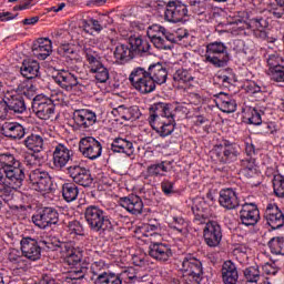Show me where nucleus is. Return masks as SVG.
Instances as JSON below:
<instances>
[{
  "instance_id": "0eeeda50",
  "label": "nucleus",
  "mask_w": 284,
  "mask_h": 284,
  "mask_svg": "<svg viewBox=\"0 0 284 284\" xmlns=\"http://www.w3.org/2000/svg\"><path fill=\"white\" fill-rule=\"evenodd\" d=\"M54 98H48L47 95L39 94L33 98L32 111L36 113L38 119L48 121L54 116Z\"/></svg>"
},
{
  "instance_id": "1a4fd4ad",
  "label": "nucleus",
  "mask_w": 284,
  "mask_h": 284,
  "mask_svg": "<svg viewBox=\"0 0 284 284\" xmlns=\"http://www.w3.org/2000/svg\"><path fill=\"white\" fill-rule=\"evenodd\" d=\"M201 224H204V243H206L209 247H219V245H221V241H223V230L221 229V224L216 221L207 220L201 222Z\"/></svg>"
},
{
  "instance_id": "a878e982",
  "label": "nucleus",
  "mask_w": 284,
  "mask_h": 284,
  "mask_svg": "<svg viewBox=\"0 0 284 284\" xmlns=\"http://www.w3.org/2000/svg\"><path fill=\"white\" fill-rule=\"evenodd\" d=\"M146 72L155 85H163L168 81V68L161 62L151 64Z\"/></svg>"
},
{
  "instance_id": "393cba45",
  "label": "nucleus",
  "mask_w": 284,
  "mask_h": 284,
  "mask_svg": "<svg viewBox=\"0 0 284 284\" xmlns=\"http://www.w3.org/2000/svg\"><path fill=\"white\" fill-rule=\"evenodd\" d=\"M3 136L13 141L21 140L26 136V129L19 122H4L1 126Z\"/></svg>"
},
{
  "instance_id": "09e8293b",
  "label": "nucleus",
  "mask_w": 284,
  "mask_h": 284,
  "mask_svg": "<svg viewBox=\"0 0 284 284\" xmlns=\"http://www.w3.org/2000/svg\"><path fill=\"white\" fill-rule=\"evenodd\" d=\"M250 30L254 32H260L261 37H265V28L267 27V21L263 18H253L248 21Z\"/></svg>"
},
{
  "instance_id": "79ce46f5",
  "label": "nucleus",
  "mask_w": 284,
  "mask_h": 284,
  "mask_svg": "<svg viewBox=\"0 0 284 284\" xmlns=\"http://www.w3.org/2000/svg\"><path fill=\"white\" fill-rule=\"evenodd\" d=\"M114 58L116 61H130L134 59V52L126 44H119L114 50Z\"/></svg>"
},
{
  "instance_id": "0e129e2a",
  "label": "nucleus",
  "mask_w": 284,
  "mask_h": 284,
  "mask_svg": "<svg viewBox=\"0 0 284 284\" xmlns=\"http://www.w3.org/2000/svg\"><path fill=\"white\" fill-rule=\"evenodd\" d=\"M151 43H153L158 50H170V43H168V40H165V36L153 38Z\"/></svg>"
},
{
  "instance_id": "de8ad7c7",
  "label": "nucleus",
  "mask_w": 284,
  "mask_h": 284,
  "mask_svg": "<svg viewBox=\"0 0 284 284\" xmlns=\"http://www.w3.org/2000/svg\"><path fill=\"white\" fill-rule=\"evenodd\" d=\"M203 205H205V202L201 199L194 200L192 205V212L195 216V221H199L200 223H202L203 221H206L204 217L205 207H203Z\"/></svg>"
},
{
  "instance_id": "6ab92c4d",
  "label": "nucleus",
  "mask_w": 284,
  "mask_h": 284,
  "mask_svg": "<svg viewBox=\"0 0 284 284\" xmlns=\"http://www.w3.org/2000/svg\"><path fill=\"white\" fill-rule=\"evenodd\" d=\"M73 121L80 130H90L97 123V113L88 109H79L73 112Z\"/></svg>"
},
{
  "instance_id": "a18cd8bd",
  "label": "nucleus",
  "mask_w": 284,
  "mask_h": 284,
  "mask_svg": "<svg viewBox=\"0 0 284 284\" xmlns=\"http://www.w3.org/2000/svg\"><path fill=\"white\" fill-rule=\"evenodd\" d=\"M95 284H122L119 273L106 272L95 278Z\"/></svg>"
},
{
  "instance_id": "3c124183",
  "label": "nucleus",
  "mask_w": 284,
  "mask_h": 284,
  "mask_svg": "<svg viewBox=\"0 0 284 284\" xmlns=\"http://www.w3.org/2000/svg\"><path fill=\"white\" fill-rule=\"evenodd\" d=\"M173 80L175 83H190V81L194 80V77L186 69H178L173 75Z\"/></svg>"
},
{
  "instance_id": "ddd939ff",
  "label": "nucleus",
  "mask_w": 284,
  "mask_h": 284,
  "mask_svg": "<svg viewBox=\"0 0 284 284\" xmlns=\"http://www.w3.org/2000/svg\"><path fill=\"white\" fill-rule=\"evenodd\" d=\"M32 223L40 227V230H45L50 225H57L59 223V212L53 207H45L39 214L32 216Z\"/></svg>"
},
{
  "instance_id": "4be33fe9",
  "label": "nucleus",
  "mask_w": 284,
  "mask_h": 284,
  "mask_svg": "<svg viewBox=\"0 0 284 284\" xmlns=\"http://www.w3.org/2000/svg\"><path fill=\"white\" fill-rule=\"evenodd\" d=\"M33 55L40 61H45L52 54V40L49 38H40L32 44Z\"/></svg>"
},
{
  "instance_id": "603ef678",
  "label": "nucleus",
  "mask_w": 284,
  "mask_h": 284,
  "mask_svg": "<svg viewBox=\"0 0 284 284\" xmlns=\"http://www.w3.org/2000/svg\"><path fill=\"white\" fill-rule=\"evenodd\" d=\"M12 201V190L4 182H0V211L3 209V203Z\"/></svg>"
},
{
  "instance_id": "e2e57ef3",
  "label": "nucleus",
  "mask_w": 284,
  "mask_h": 284,
  "mask_svg": "<svg viewBox=\"0 0 284 284\" xmlns=\"http://www.w3.org/2000/svg\"><path fill=\"white\" fill-rule=\"evenodd\" d=\"M83 258V254L79 251H73L71 254L68 255V257H64L65 263L68 265H79Z\"/></svg>"
},
{
  "instance_id": "7c9ffc66",
  "label": "nucleus",
  "mask_w": 284,
  "mask_h": 284,
  "mask_svg": "<svg viewBox=\"0 0 284 284\" xmlns=\"http://www.w3.org/2000/svg\"><path fill=\"white\" fill-rule=\"evenodd\" d=\"M112 152L119 154H126V156H132L134 154V144L126 139L115 138L111 144Z\"/></svg>"
},
{
  "instance_id": "f03ea898",
  "label": "nucleus",
  "mask_w": 284,
  "mask_h": 284,
  "mask_svg": "<svg viewBox=\"0 0 284 284\" xmlns=\"http://www.w3.org/2000/svg\"><path fill=\"white\" fill-rule=\"evenodd\" d=\"M84 219L92 232H105L112 230V222L108 213L98 205H89L84 210Z\"/></svg>"
},
{
  "instance_id": "58836bf2",
  "label": "nucleus",
  "mask_w": 284,
  "mask_h": 284,
  "mask_svg": "<svg viewBox=\"0 0 284 284\" xmlns=\"http://www.w3.org/2000/svg\"><path fill=\"white\" fill-rule=\"evenodd\" d=\"M62 196L67 203H72V201H77L79 196V187L77 184L72 182L64 183L62 185Z\"/></svg>"
},
{
  "instance_id": "dca6fc26",
  "label": "nucleus",
  "mask_w": 284,
  "mask_h": 284,
  "mask_svg": "<svg viewBox=\"0 0 284 284\" xmlns=\"http://www.w3.org/2000/svg\"><path fill=\"white\" fill-rule=\"evenodd\" d=\"M69 176L78 184L82 185V187H90L92 185V174L90 170L85 169V166L81 165H71L68 169Z\"/></svg>"
},
{
  "instance_id": "774afa93",
  "label": "nucleus",
  "mask_w": 284,
  "mask_h": 284,
  "mask_svg": "<svg viewBox=\"0 0 284 284\" xmlns=\"http://www.w3.org/2000/svg\"><path fill=\"white\" fill-rule=\"evenodd\" d=\"M161 190L165 196H170L171 194H174V182L170 180H164L161 182Z\"/></svg>"
},
{
  "instance_id": "20e7f679",
  "label": "nucleus",
  "mask_w": 284,
  "mask_h": 284,
  "mask_svg": "<svg viewBox=\"0 0 284 284\" xmlns=\"http://www.w3.org/2000/svg\"><path fill=\"white\" fill-rule=\"evenodd\" d=\"M204 59L206 63H211L214 68H225L230 61L227 47L223 42H210L206 44Z\"/></svg>"
},
{
  "instance_id": "c9c22d12",
  "label": "nucleus",
  "mask_w": 284,
  "mask_h": 284,
  "mask_svg": "<svg viewBox=\"0 0 284 284\" xmlns=\"http://www.w3.org/2000/svg\"><path fill=\"white\" fill-rule=\"evenodd\" d=\"M82 54L88 63L89 70H92L93 68L103 63L101 61V55L91 47H84Z\"/></svg>"
},
{
  "instance_id": "bb28decb",
  "label": "nucleus",
  "mask_w": 284,
  "mask_h": 284,
  "mask_svg": "<svg viewBox=\"0 0 284 284\" xmlns=\"http://www.w3.org/2000/svg\"><path fill=\"white\" fill-rule=\"evenodd\" d=\"M222 281L224 284H236L239 283V268L232 261H225L222 265Z\"/></svg>"
},
{
  "instance_id": "49530a36",
  "label": "nucleus",
  "mask_w": 284,
  "mask_h": 284,
  "mask_svg": "<svg viewBox=\"0 0 284 284\" xmlns=\"http://www.w3.org/2000/svg\"><path fill=\"white\" fill-rule=\"evenodd\" d=\"M243 274L247 283H258L261 281V270L256 265L244 268Z\"/></svg>"
},
{
  "instance_id": "bf43d9fd",
  "label": "nucleus",
  "mask_w": 284,
  "mask_h": 284,
  "mask_svg": "<svg viewBox=\"0 0 284 284\" xmlns=\"http://www.w3.org/2000/svg\"><path fill=\"white\" fill-rule=\"evenodd\" d=\"M267 67H268V73L273 70H276V68H281V63H283V58L276 53L268 55L266 60Z\"/></svg>"
},
{
  "instance_id": "2eb2a0df",
  "label": "nucleus",
  "mask_w": 284,
  "mask_h": 284,
  "mask_svg": "<svg viewBox=\"0 0 284 284\" xmlns=\"http://www.w3.org/2000/svg\"><path fill=\"white\" fill-rule=\"evenodd\" d=\"M187 16V6L178 3L174 0L168 1V8L164 11V19L169 23H180Z\"/></svg>"
},
{
  "instance_id": "423d86ee",
  "label": "nucleus",
  "mask_w": 284,
  "mask_h": 284,
  "mask_svg": "<svg viewBox=\"0 0 284 284\" xmlns=\"http://www.w3.org/2000/svg\"><path fill=\"white\" fill-rule=\"evenodd\" d=\"M8 110L16 114L26 112V100L17 91H7L2 101H0V119L8 116Z\"/></svg>"
},
{
  "instance_id": "a211bd4d",
  "label": "nucleus",
  "mask_w": 284,
  "mask_h": 284,
  "mask_svg": "<svg viewBox=\"0 0 284 284\" xmlns=\"http://www.w3.org/2000/svg\"><path fill=\"white\" fill-rule=\"evenodd\" d=\"M149 256L155 261H159V263H168V261H170V258L173 256L172 247L166 243H151L149 246Z\"/></svg>"
},
{
  "instance_id": "39448f33",
  "label": "nucleus",
  "mask_w": 284,
  "mask_h": 284,
  "mask_svg": "<svg viewBox=\"0 0 284 284\" xmlns=\"http://www.w3.org/2000/svg\"><path fill=\"white\" fill-rule=\"evenodd\" d=\"M131 85L141 94H150L156 90L154 81L151 79L150 73L144 68L138 67L132 70L129 75Z\"/></svg>"
},
{
  "instance_id": "ea45409f",
  "label": "nucleus",
  "mask_w": 284,
  "mask_h": 284,
  "mask_svg": "<svg viewBox=\"0 0 284 284\" xmlns=\"http://www.w3.org/2000/svg\"><path fill=\"white\" fill-rule=\"evenodd\" d=\"M169 225L171 230H175L176 232H179V234H182V236H185V234L190 232V230L187 229L190 227V224L182 216L172 217Z\"/></svg>"
},
{
  "instance_id": "052dcab7",
  "label": "nucleus",
  "mask_w": 284,
  "mask_h": 284,
  "mask_svg": "<svg viewBox=\"0 0 284 284\" xmlns=\"http://www.w3.org/2000/svg\"><path fill=\"white\" fill-rule=\"evenodd\" d=\"M268 77L271 81H275V83H284V65L273 69V71L268 72Z\"/></svg>"
},
{
  "instance_id": "4c0bfd02",
  "label": "nucleus",
  "mask_w": 284,
  "mask_h": 284,
  "mask_svg": "<svg viewBox=\"0 0 284 284\" xmlns=\"http://www.w3.org/2000/svg\"><path fill=\"white\" fill-rule=\"evenodd\" d=\"M24 146L31 152H41L43 150V138L39 134H30L24 139Z\"/></svg>"
},
{
  "instance_id": "f8f14e48",
  "label": "nucleus",
  "mask_w": 284,
  "mask_h": 284,
  "mask_svg": "<svg viewBox=\"0 0 284 284\" xmlns=\"http://www.w3.org/2000/svg\"><path fill=\"white\" fill-rule=\"evenodd\" d=\"M52 79L62 88V90H65L67 92H72V90H81L83 88V85L79 83L77 75L68 70L58 71Z\"/></svg>"
},
{
  "instance_id": "c03bdc74",
  "label": "nucleus",
  "mask_w": 284,
  "mask_h": 284,
  "mask_svg": "<svg viewBox=\"0 0 284 284\" xmlns=\"http://www.w3.org/2000/svg\"><path fill=\"white\" fill-rule=\"evenodd\" d=\"M14 165H21V162L10 152L0 153V170L3 172Z\"/></svg>"
},
{
  "instance_id": "c756f323",
  "label": "nucleus",
  "mask_w": 284,
  "mask_h": 284,
  "mask_svg": "<svg viewBox=\"0 0 284 284\" xmlns=\"http://www.w3.org/2000/svg\"><path fill=\"white\" fill-rule=\"evenodd\" d=\"M189 3L194 17H199L200 21H210V11H207V2L205 0H189Z\"/></svg>"
},
{
  "instance_id": "f257e3e1",
  "label": "nucleus",
  "mask_w": 284,
  "mask_h": 284,
  "mask_svg": "<svg viewBox=\"0 0 284 284\" xmlns=\"http://www.w3.org/2000/svg\"><path fill=\"white\" fill-rule=\"evenodd\" d=\"M153 112L149 116L151 128L165 139L174 132V111L172 104L158 102L152 108Z\"/></svg>"
},
{
  "instance_id": "412c9836",
  "label": "nucleus",
  "mask_w": 284,
  "mask_h": 284,
  "mask_svg": "<svg viewBox=\"0 0 284 284\" xmlns=\"http://www.w3.org/2000/svg\"><path fill=\"white\" fill-rule=\"evenodd\" d=\"M258 219H261V213L256 204H244L240 211V221L242 225L246 227H253L258 223Z\"/></svg>"
},
{
  "instance_id": "e433bc0d",
  "label": "nucleus",
  "mask_w": 284,
  "mask_h": 284,
  "mask_svg": "<svg viewBox=\"0 0 284 284\" xmlns=\"http://www.w3.org/2000/svg\"><path fill=\"white\" fill-rule=\"evenodd\" d=\"M131 51L133 54H143L145 52H150V42L148 40H143L141 37H133L130 39Z\"/></svg>"
},
{
  "instance_id": "9d476101",
  "label": "nucleus",
  "mask_w": 284,
  "mask_h": 284,
  "mask_svg": "<svg viewBox=\"0 0 284 284\" xmlns=\"http://www.w3.org/2000/svg\"><path fill=\"white\" fill-rule=\"evenodd\" d=\"M29 185L36 192H50L52 190V178L41 169H36L29 174Z\"/></svg>"
},
{
  "instance_id": "6e6552de",
  "label": "nucleus",
  "mask_w": 284,
  "mask_h": 284,
  "mask_svg": "<svg viewBox=\"0 0 284 284\" xmlns=\"http://www.w3.org/2000/svg\"><path fill=\"white\" fill-rule=\"evenodd\" d=\"M79 152L89 161H97L103 154V144L94 136H84L79 141Z\"/></svg>"
},
{
  "instance_id": "5701e85b",
  "label": "nucleus",
  "mask_w": 284,
  "mask_h": 284,
  "mask_svg": "<svg viewBox=\"0 0 284 284\" xmlns=\"http://www.w3.org/2000/svg\"><path fill=\"white\" fill-rule=\"evenodd\" d=\"M120 205L130 214L139 215L143 213V200L139 195H129L120 199Z\"/></svg>"
},
{
  "instance_id": "6e6d98bb",
  "label": "nucleus",
  "mask_w": 284,
  "mask_h": 284,
  "mask_svg": "<svg viewBox=\"0 0 284 284\" xmlns=\"http://www.w3.org/2000/svg\"><path fill=\"white\" fill-rule=\"evenodd\" d=\"M245 119L246 121H248L251 125H261V123H263V119L261 118V112H258V110L256 109L250 108L245 112Z\"/></svg>"
},
{
  "instance_id": "37998d69",
  "label": "nucleus",
  "mask_w": 284,
  "mask_h": 284,
  "mask_svg": "<svg viewBox=\"0 0 284 284\" xmlns=\"http://www.w3.org/2000/svg\"><path fill=\"white\" fill-rule=\"evenodd\" d=\"M65 232L70 239H77V236H84L83 224L79 221H71L65 226Z\"/></svg>"
},
{
  "instance_id": "c85d7f7f",
  "label": "nucleus",
  "mask_w": 284,
  "mask_h": 284,
  "mask_svg": "<svg viewBox=\"0 0 284 284\" xmlns=\"http://www.w3.org/2000/svg\"><path fill=\"white\" fill-rule=\"evenodd\" d=\"M215 103L221 112H225L226 114L236 112V101L224 92H220L215 95Z\"/></svg>"
},
{
  "instance_id": "473e14b6",
  "label": "nucleus",
  "mask_w": 284,
  "mask_h": 284,
  "mask_svg": "<svg viewBox=\"0 0 284 284\" xmlns=\"http://www.w3.org/2000/svg\"><path fill=\"white\" fill-rule=\"evenodd\" d=\"M182 272L183 274H203V264L195 257H184Z\"/></svg>"
},
{
  "instance_id": "b1692460",
  "label": "nucleus",
  "mask_w": 284,
  "mask_h": 284,
  "mask_svg": "<svg viewBox=\"0 0 284 284\" xmlns=\"http://www.w3.org/2000/svg\"><path fill=\"white\" fill-rule=\"evenodd\" d=\"M219 203L224 210H236L239 207V195L234 189H223L220 191Z\"/></svg>"
},
{
  "instance_id": "5fc2aeb1",
  "label": "nucleus",
  "mask_w": 284,
  "mask_h": 284,
  "mask_svg": "<svg viewBox=\"0 0 284 284\" xmlns=\"http://www.w3.org/2000/svg\"><path fill=\"white\" fill-rule=\"evenodd\" d=\"M8 258L10 263H14L20 270L22 267H26V260L23 258V255H21V252L16 248H11L8 255Z\"/></svg>"
},
{
  "instance_id": "9b49d317",
  "label": "nucleus",
  "mask_w": 284,
  "mask_h": 284,
  "mask_svg": "<svg viewBox=\"0 0 284 284\" xmlns=\"http://www.w3.org/2000/svg\"><path fill=\"white\" fill-rule=\"evenodd\" d=\"M1 173L4 179V185H8L10 190H18V187L23 185L26 173L23 172L21 164L9 166V169L1 171Z\"/></svg>"
},
{
  "instance_id": "4d7b16f0",
  "label": "nucleus",
  "mask_w": 284,
  "mask_h": 284,
  "mask_svg": "<svg viewBox=\"0 0 284 284\" xmlns=\"http://www.w3.org/2000/svg\"><path fill=\"white\" fill-rule=\"evenodd\" d=\"M272 254H281L284 256V240L281 237H274L268 242Z\"/></svg>"
},
{
  "instance_id": "864d4df0",
  "label": "nucleus",
  "mask_w": 284,
  "mask_h": 284,
  "mask_svg": "<svg viewBox=\"0 0 284 284\" xmlns=\"http://www.w3.org/2000/svg\"><path fill=\"white\" fill-rule=\"evenodd\" d=\"M273 190L275 196H278V199H284V176L282 174L274 175Z\"/></svg>"
},
{
  "instance_id": "4468645a",
  "label": "nucleus",
  "mask_w": 284,
  "mask_h": 284,
  "mask_svg": "<svg viewBox=\"0 0 284 284\" xmlns=\"http://www.w3.org/2000/svg\"><path fill=\"white\" fill-rule=\"evenodd\" d=\"M72 156H74V153L65 144H57L52 153V163L55 170H63L72 161Z\"/></svg>"
},
{
  "instance_id": "69168bd1",
  "label": "nucleus",
  "mask_w": 284,
  "mask_h": 284,
  "mask_svg": "<svg viewBox=\"0 0 284 284\" xmlns=\"http://www.w3.org/2000/svg\"><path fill=\"white\" fill-rule=\"evenodd\" d=\"M275 2L278 7L271 9L270 14H272L274 19H282L284 14V0H275Z\"/></svg>"
},
{
  "instance_id": "338daca9",
  "label": "nucleus",
  "mask_w": 284,
  "mask_h": 284,
  "mask_svg": "<svg viewBox=\"0 0 284 284\" xmlns=\"http://www.w3.org/2000/svg\"><path fill=\"white\" fill-rule=\"evenodd\" d=\"M77 248H74V245L72 244V242H63L60 244V252L63 256V258H67L69 256V254H72L73 251H75Z\"/></svg>"
},
{
  "instance_id": "680f3d73",
  "label": "nucleus",
  "mask_w": 284,
  "mask_h": 284,
  "mask_svg": "<svg viewBox=\"0 0 284 284\" xmlns=\"http://www.w3.org/2000/svg\"><path fill=\"white\" fill-rule=\"evenodd\" d=\"M90 272H91V274H93V276H98V278H99V276H101V274L106 273L105 272V262L103 260L93 262L91 264Z\"/></svg>"
},
{
  "instance_id": "f3484780",
  "label": "nucleus",
  "mask_w": 284,
  "mask_h": 284,
  "mask_svg": "<svg viewBox=\"0 0 284 284\" xmlns=\"http://www.w3.org/2000/svg\"><path fill=\"white\" fill-rule=\"evenodd\" d=\"M264 219L271 230H278L284 225L283 211H281L276 204H267L264 212Z\"/></svg>"
},
{
  "instance_id": "72a5a7b5",
  "label": "nucleus",
  "mask_w": 284,
  "mask_h": 284,
  "mask_svg": "<svg viewBox=\"0 0 284 284\" xmlns=\"http://www.w3.org/2000/svg\"><path fill=\"white\" fill-rule=\"evenodd\" d=\"M39 62L36 60H24L20 72L24 79H37L39 77Z\"/></svg>"
},
{
  "instance_id": "a19ab883",
  "label": "nucleus",
  "mask_w": 284,
  "mask_h": 284,
  "mask_svg": "<svg viewBox=\"0 0 284 284\" xmlns=\"http://www.w3.org/2000/svg\"><path fill=\"white\" fill-rule=\"evenodd\" d=\"M89 70L91 74H94V79L98 83H106L110 79V70L106 69L104 63L98 64V67H93Z\"/></svg>"
},
{
  "instance_id": "aec40b11",
  "label": "nucleus",
  "mask_w": 284,
  "mask_h": 284,
  "mask_svg": "<svg viewBox=\"0 0 284 284\" xmlns=\"http://www.w3.org/2000/svg\"><path fill=\"white\" fill-rule=\"evenodd\" d=\"M21 253L28 261H39L41 258V246L37 240L23 237L20 242Z\"/></svg>"
},
{
  "instance_id": "7ed1b4c3",
  "label": "nucleus",
  "mask_w": 284,
  "mask_h": 284,
  "mask_svg": "<svg viewBox=\"0 0 284 284\" xmlns=\"http://www.w3.org/2000/svg\"><path fill=\"white\" fill-rule=\"evenodd\" d=\"M239 156H241V148L229 140L215 145L211 151V158L217 163H222V165L239 161Z\"/></svg>"
},
{
  "instance_id": "8fccbe9b",
  "label": "nucleus",
  "mask_w": 284,
  "mask_h": 284,
  "mask_svg": "<svg viewBox=\"0 0 284 284\" xmlns=\"http://www.w3.org/2000/svg\"><path fill=\"white\" fill-rule=\"evenodd\" d=\"M242 168L245 176H254L256 174V160L254 158L242 160Z\"/></svg>"
},
{
  "instance_id": "f704fd0d",
  "label": "nucleus",
  "mask_w": 284,
  "mask_h": 284,
  "mask_svg": "<svg viewBox=\"0 0 284 284\" xmlns=\"http://www.w3.org/2000/svg\"><path fill=\"white\" fill-rule=\"evenodd\" d=\"M87 273H88V267H85V266H73L67 273V275L64 277V281H65V283L77 284L80 281H83V278H85Z\"/></svg>"
},
{
  "instance_id": "13d9d810",
  "label": "nucleus",
  "mask_w": 284,
  "mask_h": 284,
  "mask_svg": "<svg viewBox=\"0 0 284 284\" xmlns=\"http://www.w3.org/2000/svg\"><path fill=\"white\" fill-rule=\"evenodd\" d=\"M146 37H149L150 41L156 37H165V28L159 24H153L148 28Z\"/></svg>"
},
{
  "instance_id": "2f4dec72",
  "label": "nucleus",
  "mask_w": 284,
  "mask_h": 284,
  "mask_svg": "<svg viewBox=\"0 0 284 284\" xmlns=\"http://www.w3.org/2000/svg\"><path fill=\"white\" fill-rule=\"evenodd\" d=\"M113 116H120L124 121H134L139 119V109L136 106L126 108L125 105H119L111 111Z\"/></svg>"
},
{
  "instance_id": "cd10ccee",
  "label": "nucleus",
  "mask_w": 284,
  "mask_h": 284,
  "mask_svg": "<svg viewBox=\"0 0 284 284\" xmlns=\"http://www.w3.org/2000/svg\"><path fill=\"white\" fill-rule=\"evenodd\" d=\"M170 165H172V162L170 161H162L156 164H151L146 168L145 172H142V176L146 180L156 176H165V173L170 172Z\"/></svg>"
}]
</instances>
